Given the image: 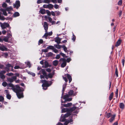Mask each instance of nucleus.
I'll list each match as a JSON object with an SVG mask.
<instances>
[{
  "instance_id": "nucleus-31",
  "label": "nucleus",
  "mask_w": 125,
  "mask_h": 125,
  "mask_svg": "<svg viewBox=\"0 0 125 125\" xmlns=\"http://www.w3.org/2000/svg\"><path fill=\"white\" fill-rule=\"evenodd\" d=\"M55 47L58 49H60L62 47V46L57 44L55 45Z\"/></svg>"
},
{
  "instance_id": "nucleus-48",
  "label": "nucleus",
  "mask_w": 125,
  "mask_h": 125,
  "mask_svg": "<svg viewBox=\"0 0 125 125\" xmlns=\"http://www.w3.org/2000/svg\"><path fill=\"white\" fill-rule=\"evenodd\" d=\"M75 39L76 37L73 34V37L72 38V40H73V41H74L75 40Z\"/></svg>"
},
{
  "instance_id": "nucleus-46",
  "label": "nucleus",
  "mask_w": 125,
  "mask_h": 125,
  "mask_svg": "<svg viewBox=\"0 0 125 125\" xmlns=\"http://www.w3.org/2000/svg\"><path fill=\"white\" fill-rule=\"evenodd\" d=\"M122 3V0H119L118 2V4L119 5H121Z\"/></svg>"
},
{
  "instance_id": "nucleus-37",
  "label": "nucleus",
  "mask_w": 125,
  "mask_h": 125,
  "mask_svg": "<svg viewBox=\"0 0 125 125\" xmlns=\"http://www.w3.org/2000/svg\"><path fill=\"white\" fill-rule=\"evenodd\" d=\"M6 97L7 99H10L11 98V96L9 94L6 95Z\"/></svg>"
},
{
  "instance_id": "nucleus-63",
  "label": "nucleus",
  "mask_w": 125,
  "mask_h": 125,
  "mask_svg": "<svg viewBox=\"0 0 125 125\" xmlns=\"http://www.w3.org/2000/svg\"><path fill=\"white\" fill-rule=\"evenodd\" d=\"M63 79L65 80V82H67L68 81V80L66 78L64 77L63 76Z\"/></svg>"
},
{
  "instance_id": "nucleus-6",
  "label": "nucleus",
  "mask_w": 125,
  "mask_h": 125,
  "mask_svg": "<svg viewBox=\"0 0 125 125\" xmlns=\"http://www.w3.org/2000/svg\"><path fill=\"white\" fill-rule=\"evenodd\" d=\"M41 82L43 83L42 85H43L45 86L48 87L51 85V84H49L48 81H47L45 80H42L41 81Z\"/></svg>"
},
{
  "instance_id": "nucleus-30",
  "label": "nucleus",
  "mask_w": 125,
  "mask_h": 125,
  "mask_svg": "<svg viewBox=\"0 0 125 125\" xmlns=\"http://www.w3.org/2000/svg\"><path fill=\"white\" fill-rule=\"evenodd\" d=\"M12 10V8L11 7L7 8L6 9V10L7 11H11Z\"/></svg>"
},
{
  "instance_id": "nucleus-17",
  "label": "nucleus",
  "mask_w": 125,
  "mask_h": 125,
  "mask_svg": "<svg viewBox=\"0 0 125 125\" xmlns=\"http://www.w3.org/2000/svg\"><path fill=\"white\" fill-rule=\"evenodd\" d=\"M65 75L67 76L69 79V83H70L72 80V79L71 76L68 74H65Z\"/></svg>"
},
{
  "instance_id": "nucleus-41",
  "label": "nucleus",
  "mask_w": 125,
  "mask_h": 125,
  "mask_svg": "<svg viewBox=\"0 0 125 125\" xmlns=\"http://www.w3.org/2000/svg\"><path fill=\"white\" fill-rule=\"evenodd\" d=\"M48 50L47 49V48L46 49L42 50V52H48Z\"/></svg>"
},
{
  "instance_id": "nucleus-4",
  "label": "nucleus",
  "mask_w": 125,
  "mask_h": 125,
  "mask_svg": "<svg viewBox=\"0 0 125 125\" xmlns=\"http://www.w3.org/2000/svg\"><path fill=\"white\" fill-rule=\"evenodd\" d=\"M60 61H62V62L61 64V66L62 67H64L66 66V63L65 59L64 58H61L60 59Z\"/></svg>"
},
{
  "instance_id": "nucleus-1",
  "label": "nucleus",
  "mask_w": 125,
  "mask_h": 125,
  "mask_svg": "<svg viewBox=\"0 0 125 125\" xmlns=\"http://www.w3.org/2000/svg\"><path fill=\"white\" fill-rule=\"evenodd\" d=\"M9 86L12 87V89L17 94V95L19 98H22L23 97V93L22 92L23 90L21 88L19 85H16V88L14 87V85L11 84H9Z\"/></svg>"
},
{
  "instance_id": "nucleus-34",
  "label": "nucleus",
  "mask_w": 125,
  "mask_h": 125,
  "mask_svg": "<svg viewBox=\"0 0 125 125\" xmlns=\"http://www.w3.org/2000/svg\"><path fill=\"white\" fill-rule=\"evenodd\" d=\"M25 63L29 67V68H30L31 67V65L30 64V62H25Z\"/></svg>"
},
{
  "instance_id": "nucleus-33",
  "label": "nucleus",
  "mask_w": 125,
  "mask_h": 125,
  "mask_svg": "<svg viewBox=\"0 0 125 125\" xmlns=\"http://www.w3.org/2000/svg\"><path fill=\"white\" fill-rule=\"evenodd\" d=\"M4 100V98L2 96H0V101L3 102Z\"/></svg>"
},
{
  "instance_id": "nucleus-47",
  "label": "nucleus",
  "mask_w": 125,
  "mask_h": 125,
  "mask_svg": "<svg viewBox=\"0 0 125 125\" xmlns=\"http://www.w3.org/2000/svg\"><path fill=\"white\" fill-rule=\"evenodd\" d=\"M115 74H116V76L117 77H118V75L117 69L116 68V69H115Z\"/></svg>"
},
{
  "instance_id": "nucleus-50",
  "label": "nucleus",
  "mask_w": 125,
  "mask_h": 125,
  "mask_svg": "<svg viewBox=\"0 0 125 125\" xmlns=\"http://www.w3.org/2000/svg\"><path fill=\"white\" fill-rule=\"evenodd\" d=\"M42 86L43 87V88L44 90H46L47 89V87L43 85H42Z\"/></svg>"
},
{
  "instance_id": "nucleus-35",
  "label": "nucleus",
  "mask_w": 125,
  "mask_h": 125,
  "mask_svg": "<svg viewBox=\"0 0 125 125\" xmlns=\"http://www.w3.org/2000/svg\"><path fill=\"white\" fill-rule=\"evenodd\" d=\"M50 2V0H43V3H49Z\"/></svg>"
},
{
  "instance_id": "nucleus-21",
  "label": "nucleus",
  "mask_w": 125,
  "mask_h": 125,
  "mask_svg": "<svg viewBox=\"0 0 125 125\" xmlns=\"http://www.w3.org/2000/svg\"><path fill=\"white\" fill-rule=\"evenodd\" d=\"M115 115H112L111 118L110 119L109 121L110 122L112 123L113 121L114 120L115 118Z\"/></svg>"
},
{
  "instance_id": "nucleus-2",
  "label": "nucleus",
  "mask_w": 125,
  "mask_h": 125,
  "mask_svg": "<svg viewBox=\"0 0 125 125\" xmlns=\"http://www.w3.org/2000/svg\"><path fill=\"white\" fill-rule=\"evenodd\" d=\"M73 93V91L72 90H70L68 92V94L65 95L63 97V99L65 100L66 101H71L72 98H68L70 95H72Z\"/></svg>"
},
{
  "instance_id": "nucleus-9",
  "label": "nucleus",
  "mask_w": 125,
  "mask_h": 125,
  "mask_svg": "<svg viewBox=\"0 0 125 125\" xmlns=\"http://www.w3.org/2000/svg\"><path fill=\"white\" fill-rule=\"evenodd\" d=\"M73 120L72 119H71L70 120H67L64 123V125H67L68 123H71L72 122ZM57 125H63L61 123H58Z\"/></svg>"
},
{
  "instance_id": "nucleus-62",
  "label": "nucleus",
  "mask_w": 125,
  "mask_h": 125,
  "mask_svg": "<svg viewBox=\"0 0 125 125\" xmlns=\"http://www.w3.org/2000/svg\"><path fill=\"white\" fill-rule=\"evenodd\" d=\"M3 55H4L5 57H7L8 56V54L6 52L4 53Z\"/></svg>"
},
{
  "instance_id": "nucleus-38",
  "label": "nucleus",
  "mask_w": 125,
  "mask_h": 125,
  "mask_svg": "<svg viewBox=\"0 0 125 125\" xmlns=\"http://www.w3.org/2000/svg\"><path fill=\"white\" fill-rule=\"evenodd\" d=\"M7 83L6 82H4L2 83V85L3 86L6 87L7 85Z\"/></svg>"
},
{
  "instance_id": "nucleus-14",
  "label": "nucleus",
  "mask_w": 125,
  "mask_h": 125,
  "mask_svg": "<svg viewBox=\"0 0 125 125\" xmlns=\"http://www.w3.org/2000/svg\"><path fill=\"white\" fill-rule=\"evenodd\" d=\"M7 48L4 46H0V50H1L2 51H7Z\"/></svg>"
},
{
  "instance_id": "nucleus-8",
  "label": "nucleus",
  "mask_w": 125,
  "mask_h": 125,
  "mask_svg": "<svg viewBox=\"0 0 125 125\" xmlns=\"http://www.w3.org/2000/svg\"><path fill=\"white\" fill-rule=\"evenodd\" d=\"M9 24L7 23H4L1 25V27L2 29L6 28L9 26Z\"/></svg>"
},
{
  "instance_id": "nucleus-59",
  "label": "nucleus",
  "mask_w": 125,
  "mask_h": 125,
  "mask_svg": "<svg viewBox=\"0 0 125 125\" xmlns=\"http://www.w3.org/2000/svg\"><path fill=\"white\" fill-rule=\"evenodd\" d=\"M43 42V41L42 39H40L39 40V43H40V44L42 43Z\"/></svg>"
},
{
  "instance_id": "nucleus-27",
  "label": "nucleus",
  "mask_w": 125,
  "mask_h": 125,
  "mask_svg": "<svg viewBox=\"0 0 125 125\" xmlns=\"http://www.w3.org/2000/svg\"><path fill=\"white\" fill-rule=\"evenodd\" d=\"M19 13L18 12H15L13 14V16L15 17L19 16Z\"/></svg>"
},
{
  "instance_id": "nucleus-7",
  "label": "nucleus",
  "mask_w": 125,
  "mask_h": 125,
  "mask_svg": "<svg viewBox=\"0 0 125 125\" xmlns=\"http://www.w3.org/2000/svg\"><path fill=\"white\" fill-rule=\"evenodd\" d=\"M54 75V73L53 72L49 73L47 75L46 77H45V78L47 79H48L49 78H52Z\"/></svg>"
},
{
  "instance_id": "nucleus-25",
  "label": "nucleus",
  "mask_w": 125,
  "mask_h": 125,
  "mask_svg": "<svg viewBox=\"0 0 125 125\" xmlns=\"http://www.w3.org/2000/svg\"><path fill=\"white\" fill-rule=\"evenodd\" d=\"M58 61L57 60H55L53 62V64L55 66H56L58 64Z\"/></svg>"
},
{
  "instance_id": "nucleus-58",
  "label": "nucleus",
  "mask_w": 125,
  "mask_h": 125,
  "mask_svg": "<svg viewBox=\"0 0 125 125\" xmlns=\"http://www.w3.org/2000/svg\"><path fill=\"white\" fill-rule=\"evenodd\" d=\"M3 40L6 42H7L8 41V39L6 38H4L3 39Z\"/></svg>"
},
{
  "instance_id": "nucleus-32",
  "label": "nucleus",
  "mask_w": 125,
  "mask_h": 125,
  "mask_svg": "<svg viewBox=\"0 0 125 125\" xmlns=\"http://www.w3.org/2000/svg\"><path fill=\"white\" fill-rule=\"evenodd\" d=\"M62 47L63 48L64 51L65 52H67V48L64 45H63L62 46Z\"/></svg>"
},
{
  "instance_id": "nucleus-10",
  "label": "nucleus",
  "mask_w": 125,
  "mask_h": 125,
  "mask_svg": "<svg viewBox=\"0 0 125 125\" xmlns=\"http://www.w3.org/2000/svg\"><path fill=\"white\" fill-rule=\"evenodd\" d=\"M20 6V2L19 1H17L14 4L13 6L14 8L17 9Z\"/></svg>"
},
{
  "instance_id": "nucleus-52",
  "label": "nucleus",
  "mask_w": 125,
  "mask_h": 125,
  "mask_svg": "<svg viewBox=\"0 0 125 125\" xmlns=\"http://www.w3.org/2000/svg\"><path fill=\"white\" fill-rule=\"evenodd\" d=\"M52 53L51 52H50L47 54V55L48 56H52Z\"/></svg>"
},
{
  "instance_id": "nucleus-44",
  "label": "nucleus",
  "mask_w": 125,
  "mask_h": 125,
  "mask_svg": "<svg viewBox=\"0 0 125 125\" xmlns=\"http://www.w3.org/2000/svg\"><path fill=\"white\" fill-rule=\"evenodd\" d=\"M54 7L55 9H57L59 8V6L57 4H55L54 5Z\"/></svg>"
},
{
  "instance_id": "nucleus-39",
  "label": "nucleus",
  "mask_w": 125,
  "mask_h": 125,
  "mask_svg": "<svg viewBox=\"0 0 125 125\" xmlns=\"http://www.w3.org/2000/svg\"><path fill=\"white\" fill-rule=\"evenodd\" d=\"M43 2V0H38L37 1L38 3H40Z\"/></svg>"
},
{
  "instance_id": "nucleus-60",
  "label": "nucleus",
  "mask_w": 125,
  "mask_h": 125,
  "mask_svg": "<svg viewBox=\"0 0 125 125\" xmlns=\"http://www.w3.org/2000/svg\"><path fill=\"white\" fill-rule=\"evenodd\" d=\"M46 71L48 72H51V70L50 69L48 68L46 69Z\"/></svg>"
},
{
  "instance_id": "nucleus-23",
  "label": "nucleus",
  "mask_w": 125,
  "mask_h": 125,
  "mask_svg": "<svg viewBox=\"0 0 125 125\" xmlns=\"http://www.w3.org/2000/svg\"><path fill=\"white\" fill-rule=\"evenodd\" d=\"M72 104L71 103H68L67 104H63V106L65 107H67L71 106Z\"/></svg>"
},
{
  "instance_id": "nucleus-20",
  "label": "nucleus",
  "mask_w": 125,
  "mask_h": 125,
  "mask_svg": "<svg viewBox=\"0 0 125 125\" xmlns=\"http://www.w3.org/2000/svg\"><path fill=\"white\" fill-rule=\"evenodd\" d=\"M0 10L3 12V14L5 16H7V13L5 10H3L2 9H1Z\"/></svg>"
},
{
  "instance_id": "nucleus-53",
  "label": "nucleus",
  "mask_w": 125,
  "mask_h": 125,
  "mask_svg": "<svg viewBox=\"0 0 125 125\" xmlns=\"http://www.w3.org/2000/svg\"><path fill=\"white\" fill-rule=\"evenodd\" d=\"M0 19L2 20H4L5 19L4 18L2 17L1 16V14L0 13Z\"/></svg>"
},
{
  "instance_id": "nucleus-19",
  "label": "nucleus",
  "mask_w": 125,
  "mask_h": 125,
  "mask_svg": "<svg viewBox=\"0 0 125 125\" xmlns=\"http://www.w3.org/2000/svg\"><path fill=\"white\" fill-rule=\"evenodd\" d=\"M42 74L45 76V77H46L47 75L46 71L44 69H42Z\"/></svg>"
},
{
  "instance_id": "nucleus-45",
  "label": "nucleus",
  "mask_w": 125,
  "mask_h": 125,
  "mask_svg": "<svg viewBox=\"0 0 125 125\" xmlns=\"http://www.w3.org/2000/svg\"><path fill=\"white\" fill-rule=\"evenodd\" d=\"M2 7L3 8H6L7 6V5L5 3H4L2 4Z\"/></svg>"
},
{
  "instance_id": "nucleus-55",
  "label": "nucleus",
  "mask_w": 125,
  "mask_h": 125,
  "mask_svg": "<svg viewBox=\"0 0 125 125\" xmlns=\"http://www.w3.org/2000/svg\"><path fill=\"white\" fill-rule=\"evenodd\" d=\"M65 118L63 117H61L60 119V121L61 122H64L65 121Z\"/></svg>"
},
{
  "instance_id": "nucleus-12",
  "label": "nucleus",
  "mask_w": 125,
  "mask_h": 125,
  "mask_svg": "<svg viewBox=\"0 0 125 125\" xmlns=\"http://www.w3.org/2000/svg\"><path fill=\"white\" fill-rule=\"evenodd\" d=\"M52 34V31H50L48 33L46 32L45 33L44 35L43 36V37H44L46 39L47 38V37L48 36H51V35Z\"/></svg>"
},
{
  "instance_id": "nucleus-49",
  "label": "nucleus",
  "mask_w": 125,
  "mask_h": 125,
  "mask_svg": "<svg viewBox=\"0 0 125 125\" xmlns=\"http://www.w3.org/2000/svg\"><path fill=\"white\" fill-rule=\"evenodd\" d=\"M6 75L9 76H11L13 75V74L12 73H10L6 74Z\"/></svg>"
},
{
  "instance_id": "nucleus-3",
  "label": "nucleus",
  "mask_w": 125,
  "mask_h": 125,
  "mask_svg": "<svg viewBox=\"0 0 125 125\" xmlns=\"http://www.w3.org/2000/svg\"><path fill=\"white\" fill-rule=\"evenodd\" d=\"M78 112V108L74 106L73 107L69 109V113H70L73 112L74 113H76Z\"/></svg>"
},
{
  "instance_id": "nucleus-11",
  "label": "nucleus",
  "mask_w": 125,
  "mask_h": 125,
  "mask_svg": "<svg viewBox=\"0 0 125 125\" xmlns=\"http://www.w3.org/2000/svg\"><path fill=\"white\" fill-rule=\"evenodd\" d=\"M16 76H14L12 77L11 78H8L7 80L8 81L10 82H12L14 80H16Z\"/></svg>"
},
{
  "instance_id": "nucleus-13",
  "label": "nucleus",
  "mask_w": 125,
  "mask_h": 125,
  "mask_svg": "<svg viewBox=\"0 0 125 125\" xmlns=\"http://www.w3.org/2000/svg\"><path fill=\"white\" fill-rule=\"evenodd\" d=\"M43 26L44 27L45 32H46L48 29V24L46 22H44Z\"/></svg>"
},
{
  "instance_id": "nucleus-28",
  "label": "nucleus",
  "mask_w": 125,
  "mask_h": 125,
  "mask_svg": "<svg viewBox=\"0 0 125 125\" xmlns=\"http://www.w3.org/2000/svg\"><path fill=\"white\" fill-rule=\"evenodd\" d=\"M113 93H112L110 94L109 97V99L110 100V101L112 100L113 97Z\"/></svg>"
},
{
  "instance_id": "nucleus-5",
  "label": "nucleus",
  "mask_w": 125,
  "mask_h": 125,
  "mask_svg": "<svg viewBox=\"0 0 125 125\" xmlns=\"http://www.w3.org/2000/svg\"><path fill=\"white\" fill-rule=\"evenodd\" d=\"M53 6L51 4H49L48 5L44 4L43 6V7L44 8H49L50 9L52 8Z\"/></svg>"
},
{
  "instance_id": "nucleus-40",
  "label": "nucleus",
  "mask_w": 125,
  "mask_h": 125,
  "mask_svg": "<svg viewBox=\"0 0 125 125\" xmlns=\"http://www.w3.org/2000/svg\"><path fill=\"white\" fill-rule=\"evenodd\" d=\"M7 66L8 68L11 67L12 68L13 67V66H12L10 64H8L7 65Z\"/></svg>"
},
{
  "instance_id": "nucleus-57",
  "label": "nucleus",
  "mask_w": 125,
  "mask_h": 125,
  "mask_svg": "<svg viewBox=\"0 0 125 125\" xmlns=\"http://www.w3.org/2000/svg\"><path fill=\"white\" fill-rule=\"evenodd\" d=\"M53 51L56 53H57L58 52V51L56 49H53Z\"/></svg>"
},
{
  "instance_id": "nucleus-29",
  "label": "nucleus",
  "mask_w": 125,
  "mask_h": 125,
  "mask_svg": "<svg viewBox=\"0 0 125 125\" xmlns=\"http://www.w3.org/2000/svg\"><path fill=\"white\" fill-rule=\"evenodd\" d=\"M54 47L53 46L50 45L47 48V49H54Z\"/></svg>"
},
{
  "instance_id": "nucleus-51",
  "label": "nucleus",
  "mask_w": 125,
  "mask_h": 125,
  "mask_svg": "<svg viewBox=\"0 0 125 125\" xmlns=\"http://www.w3.org/2000/svg\"><path fill=\"white\" fill-rule=\"evenodd\" d=\"M4 92L6 94V95L7 94H9V92L7 90H5Z\"/></svg>"
},
{
  "instance_id": "nucleus-26",
  "label": "nucleus",
  "mask_w": 125,
  "mask_h": 125,
  "mask_svg": "<svg viewBox=\"0 0 125 125\" xmlns=\"http://www.w3.org/2000/svg\"><path fill=\"white\" fill-rule=\"evenodd\" d=\"M5 76L1 72L0 73V77L2 79H4L5 78Z\"/></svg>"
},
{
  "instance_id": "nucleus-36",
  "label": "nucleus",
  "mask_w": 125,
  "mask_h": 125,
  "mask_svg": "<svg viewBox=\"0 0 125 125\" xmlns=\"http://www.w3.org/2000/svg\"><path fill=\"white\" fill-rule=\"evenodd\" d=\"M70 114H71L70 113H68L65 115H64V117L65 118L69 116Z\"/></svg>"
},
{
  "instance_id": "nucleus-43",
  "label": "nucleus",
  "mask_w": 125,
  "mask_h": 125,
  "mask_svg": "<svg viewBox=\"0 0 125 125\" xmlns=\"http://www.w3.org/2000/svg\"><path fill=\"white\" fill-rule=\"evenodd\" d=\"M60 58V54H57L56 55L55 58L56 59H58Z\"/></svg>"
},
{
  "instance_id": "nucleus-54",
  "label": "nucleus",
  "mask_w": 125,
  "mask_h": 125,
  "mask_svg": "<svg viewBox=\"0 0 125 125\" xmlns=\"http://www.w3.org/2000/svg\"><path fill=\"white\" fill-rule=\"evenodd\" d=\"M60 55H61L63 57H66V56H65V54H64L63 53H60Z\"/></svg>"
},
{
  "instance_id": "nucleus-56",
  "label": "nucleus",
  "mask_w": 125,
  "mask_h": 125,
  "mask_svg": "<svg viewBox=\"0 0 125 125\" xmlns=\"http://www.w3.org/2000/svg\"><path fill=\"white\" fill-rule=\"evenodd\" d=\"M71 60L70 58H68L66 60V61L67 62H69Z\"/></svg>"
},
{
  "instance_id": "nucleus-42",
  "label": "nucleus",
  "mask_w": 125,
  "mask_h": 125,
  "mask_svg": "<svg viewBox=\"0 0 125 125\" xmlns=\"http://www.w3.org/2000/svg\"><path fill=\"white\" fill-rule=\"evenodd\" d=\"M118 90L117 89L115 92V96L117 98L118 97Z\"/></svg>"
},
{
  "instance_id": "nucleus-22",
  "label": "nucleus",
  "mask_w": 125,
  "mask_h": 125,
  "mask_svg": "<svg viewBox=\"0 0 125 125\" xmlns=\"http://www.w3.org/2000/svg\"><path fill=\"white\" fill-rule=\"evenodd\" d=\"M121 42V40H119L117 42L116 44L115 45V46L117 47L120 44Z\"/></svg>"
},
{
  "instance_id": "nucleus-18",
  "label": "nucleus",
  "mask_w": 125,
  "mask_h": 125,
  "mask_svg": "<svg viewBox=\"0 0 125 125\" xmlns=\"http://www.w3.org/2000/svg\"><path fill=\"white\" fill-rule=\"evenodd\" d=\"M67 112L69 113V109L67 108H63L62 109V113H64Z\"/></svg>"
},
{
  "instance_id": "nucleus-16",
  "label": "nucleus",
  "mask_w": 125,
  "mask_h": 125,
  "mask_svg": "<svg viewBox=\"0 0 125 125\" xmlns=\"http://www.w3.org/2000/svg\"><path fill=\"white\" fill-rule=\"evenodd\" d=\"M39 12L42 14H44L45 13V10L44 9H42L40 10Z\"/></svg>"
},
{
  "instance_id": "nucleus-64",
  "label": "nucleus",
  "mask_w": 125,
  "mask_h": 125,
  "mask_svg": "<svg viewBox=\"0 0 125 125\" xmlns=\"http://www.w3.org/2000/svg\"><path fill=\"white\" fill-rule=\"evenodd\" d=\"M111 116V114L110 113H108L107 114V118H109Z\"/></svg>"
},
{
  "instance_id": "nucleus-61",
  "label": "nucleus",
  "mask_w": 125,
  "mask_h": 125,
  "mask_svg": "<svg viewBox=\"0 0 125 125\" xmlns=\"http://www.w3.org/2000/svg\"><path fill=\"white\" fill-rule=\"evenodd\" d=\"M52 1V2H53V3H57V1L56 0H51Z\"/></svg>"
},
{
  "instance_id": "nucleus-24",
  "label": "nucleus",
  "mask_w": 125,
  "mask_h": 125,
  "mask_svg": "<svg viewBox=\"0 0 125 125\" xmlns=\"http://www.w3.org/2000/svg\"><path fill=\"white\" fill-rule=\"evenodd\" d=\"M119 107L120 108L123 109L124 107V105L123 103H121L119 105Z\"/></svg>"
},
{
  "instance_id": "nucleus-15",
  "label": "nucleus",
  "mask_w": 125,
  "mask_h": 125,
  "mask_svg": "<svg viewBox=\"0 0 125 125\" xmlns=\"http://www.w3.org/2000/svg\"><path fill=\"white\" fill-rule=\"evenodd\" d=\"M61 41V40L58 37L56 38L55 39V42H56L58 44L60 43Z\"/></svg>"
}]
</instances>
